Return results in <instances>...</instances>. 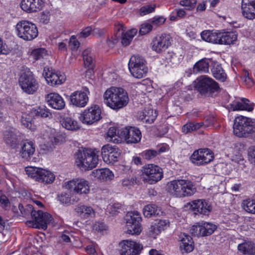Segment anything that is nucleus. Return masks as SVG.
Wrapping results in <instances>:
<instances>
[{"mask_svg":"<svg viewBox=\"0 0 255 255\" xmlns=\"http://www.w3.org/2000/svg\"><path fill=\"white\" fill-rule=\"evenodd\" d=\"M105 103L111 109L118 110L127 105L129 98L127 92L123 88L112 87L104 93Z\"/></svg>","mask_w":255,"mask_h":255,"instance_id":"f257e3e1","label":"nucleus"},{"mask_svg":"<svg viewBox=\"0 0 255 255\" xmlns=\"http://www.w3.org/2000/svg\"><path fill=\"white\" fill-rule=\"evenodd\" d=\"M19 209L23 216L26 217L31 215L33 221V228L46 230L47 224L52 220L50 214L47 213H43L41 210L35 211L33 210V207L31 205H27L25 208L21 204L19 205Z\"/></svg>","mask_w":255,"mask_h":255,"instance_id":"f03ea898","label":"nucleus"},{"mask_svg":"<svg viewBox=\"0 0 255 255\" xmlns=\"http://www.w3.org/2000/svg\"><path fill=\"white\" fill-rule=\"evenodd\" d=\"M168 192L178 197H189L196 192L193 183L189 180H174L167 183Z\"/></svg>","mask_w":255,"mask_h":255,"instance_id":"7ed1b4c3","label":"nucleus"},{"mask_svg":"<svg viewBox=\"0 0 255 255\" xmlns=\"http://www.w3.org/2000/svg\"><path fill=\"white\" fill-rule=\"evenodd\" d=\"M99 156L92 149L79 150L76 154L75 163L81 170H89L98 164Z\"/></svg>","mask_w":255,"mask_h":255,"instance_id":"20e7f679","label":"nucleus"},{"mask_svg":"<svg viewBox=\"0 0 255 255\" xmlns=\"http://www.w3.org/2000/svg\"><path fill=\"white\" fill-rule=\"evenodd\" d=\"M255 129V123L250 118L244 116L237 117L233 126L234 133L239 137H246Z\"/></svg>","mask_w":255,"mask_h":255,"instance_id":"39448f33","label":"nucleus"},{"mask_svg":"<svg viewBox=\"0 0 255 255\" xmlns=\"http://www.w3.org/2000/svg\"><path fill=\"white\" fill-rule=\"evenodd\" d=\"M195 89L202 95L212 93L219 91L218 84L212 78L205 76H201L194 81Z\"/></svg>","mask_w":255,"mask_h":255,"instance_id":"423d86ee","label":"nucleus"},{"mask_svg":"<svg viewBox=\"0 0 255 255\" xmlns=\"http://www.w3.org/2000/svg\"><path fill=\"white\" fill-rule=\"evenodd\" d=\"M25 171L28 176L36 181L46 184L52 183L55 179L53 173L46 169L36 167H27Z\"/></svg>","mask_w":255,"mask_h":255,"instance_id":"0eeeda50","label":"nucleus"},{"mask_svg":"<svg viewBox=\"0 0 255 255\" xmlns=\"http://www.w3.org/2000/svg\"><path fill=\"white\" fill-rule=\"evenodd\" d=\"M17 35L26 40H31L38 35V30L35 25L28 21L19 22L16 26Z\"/></svg>","mask_w":255,"mask_h":255,"instance_id":"6e6552de","label":"nucleus"},{"mask_svg":"<svg viewBox=\"0 0 255 255\" xmlns=\"http://www.w3.org/2000/svg\"><path fill=\"white\" fill-rule=\"evenodd\" d=\"M128 68L131 75L138 79L145 77L148 71L145 60L139 56H133L130 58L128 62Z\"/></svg>","mask_w":255,"mask_h":255,"instance_id":"1a4fd4ad","label":"nucleus"},{"mask_svg":"<svg viewBox=\"0 0 255 255\" xmlns=\"http://www.w3.org/2000/svg\"><path fill=\"white\" fill-rule=\"evenodd\" d=\"M19 83L23 91L28 94H34L39 87L38 82L29 71L21 74L19 79Z\"/></svg>","mask_w":255,"mask_h":255,"instance_id":"9d476101","label":"nucleus"},{"mask_svg":"<svg viewBox=\"0 0 255 255\" xmlns=\"http://www.w3.org/2000/svg\"><path fill=\"white\" fill-rule=\"evenodd\" d=\"M142 172L144 179L150 184L155 183L163 177L162 168L153 164L144 166L142 169Z\"/></svg>","mask_w":255,"mask_h":255,"instance_id":"9b49d317","label":"nucleus"},{"mask_svg":"<svg viewBox=\"0 0 255 255\" xmlns=\"http://www.w3.org/2000/svg\"><path fill=\"white\" fill-rule=\"evenodd\" d=\"M141 217L137 211L127 213L126 216L127 232L131 235H138L141 232Z\"/></svg>","mask_w":255,"mask_h":255,"instance_id":"f8f14e48","label":"nucleus"},{"mask_svg":"<svg viewBox=\"0 0 255 255\" xmlns=\"http://www.w3.org/2000/svg\"><path fill=\"white\" fill-rule=\"evenodd\" d=\"M65 187L71 192L79 195H86L90 192L89 182L84 178L73 179L68 181Z\"/></svg>","mask_w":255,"mask_h":255,"instance_id":"ddd939ff","label":"nucleus"},{"mask_svg":"<svg viewBox=\"0 0 255 255\" xmlns=\"http://www.w3.org/2000/svg\"><path fill=\"white\" fill-rule=\"evenodd\" d=\"M214 158V153L208 148H201L195 150L190 159L192 163L197 165L208 164Z\"/></svg>","mask_w":255,"mask_h":255,"instance_id":"4468645a","label":"nucleus"},{"mask_svg":"<svg viewBox=\"0 0 255 255\" xmlns=\"http://www.w3.org/2000/svg\"><path fill=\"white\" fill-rule=\"evenodd\" d=\"M118 136L128 143H136L140 141L141 133L137 128L127 127L118 131Z\"/></svg>","mask_w":255,"mask_h":255,"instance_id":"2eb2a0df","label":"nucleus"},{"mask_svg":"<svg viewBox=\"0 0 255 255\" xmlns=\"http://www.w3.org/2000/svg\"><path fill=\"white\" fill-rule=\"evenodd\" d=\"M101 111L97 105H94L84 110L80 114L79 119L84 124L92 125L101 119Z\"/></svg>","mask_w":255,"mask_h":255,"instance_id":"dca6fc26","label":"nucleus"},{"mask_svg":"<svg viewBox=\"0 0 255 255\" xmlns=\"http://www.w3.org/2000/svg\"><path fill=\"white\" fill-rule=\"evenodd\" d=\"M121 255H138L142 247L138 243L128 240H124L120 244Z\"/></svg>","mask_w":255,"mask_h":255,"instance_id":"f3484780","label":"nucleus"},{"mask_svg":"<svg viewBox=\"0 0 255 255\" xmlns=\"http://www.w3.org/2000/svg\"><path fill=\"white\" fill-rule=\"evenodd\" d=\"M188 206L195 214L207 215L212 210V207L209 203L203 199L193 200L189 203Z\"/></svg>","mask_w":255,"mask_h":255,"instance_id":"a211bd4d","label":"nucleus"},{"mask_svg":"<svg viewBox=\"0 0 255 255\" xmlns=\"http://www.w3.org/2000/svg\"><path fill=\"white\" fill-rule=\"evenodd\" d=\"M43 75L47 83L51 86L62 84L66 80V76L64 73L55 72L52 69L50 70L48 68L44 69Z\"/></svg>","mask_w":255,"mask_h":255,"instance_id":"6ab92c4d","label":"nucleus"},{"mask_svg":"<svg viewBox=\"0 0 255 255\" xmlns=\"http://www.w3.org/2000/svg\"><path fill=\"white\" fill-rule=\"evenodd\" d=\"M170 36L167 34L156 36L151 43L152 50L157 53L164 51L170 45Z\"/></svg>","mask_w":255,"mask_h":255,"instance_id":"aec40b11","label":"nucleus"},{"mask_svg":"<svg viewBox=\"0 0 255 255\" xmlns=\"http://www.w3.org/2000/svg\"><path fill=\"white\" fill-rule=\"evenodd\" d=\"M45 0H21V9L28 13L37 12L42 9L44 5Z\"/></svg>","mask_w":255,"mask_h":255,"instance_id":"412c9836","label":"nucleus"},{"mask_svg":"<svg viewBox=\"0 0 255 255\" xmlns=\"http://www.w3.org/2000/svg\"><path fill=\"white\" fill-rule=\"evenodd\" d=\"M70 100L71 104L73 106L83 108L87 105L89 97L87 93L82 91H77L71 94Z\"/></svg>","mask_w":255,"mask_h":255,"instance_id":"4be33fe9","label":"nucleus"},{"mask_svg":"<svg viewBox=\"0 0 255 255\" xmlns=\"http://www.w3.org/2000/svg\"><path fill=\"white\" fill-rule=\"evenodd\" d=\"M46 99L48 104L53 109L61 110L65 107V102L58 94L50 93L46 96Z\"/></svg>","mask_w":255,"mask_h":255,"instance_id":"5701e85b","label":"nucleus"},{"mask_svg":"<svg viewBox=\"0 0 255 255\" xmlns=\"http://www.w3.org/2000/svg\"><path fill=\"white\" fill-rule=\"evenodd\" d=\"M35 151V146L33 142L28 141L23 143L19 153L22 158L30 160Z\"/></svg>","mask_w":255,"mask_h":255,"instance_id":"b1692460","label":"nucleus"},{"mask_svg":"<svg viewBox=\"0 0 255 255\" xmlns=\"http://www.w3.org/2000/svg\"><path fill=\"white\" fill-rule=\"evenodd\" d=\"M92 176L99 180L107 181L111 180L114 177V174L108 168H101L94 170L92 172Z\"/></svg>","mask_w":255,"mask_h":255,"instance_id":"393cba45","label":"nucleus"},{"mask_svg":"<svg viewBox=\"0 0 255 255\" xmlns=\"http://www.w3.org/2000/svg\"><path fill=\"white\" fill-rule=\"evenodd\" d=\"M242 9L243 16H255V0H242Z\"/></svg>","mask_w":255,"mask_h":255,"instance_id":"a878e982","label":"nucleus"},{"mask_svg":"<svg viewBox=\"0 0 255 255\" xmlns=\"http://www.w3.org/2000/svg\"><path fill=\"white\" fill-rule=\"evenodd\" d=\"M60 123L64 128L72 131L77 130L81 127L77 121L69 117L61 118Z\"/></svg>","mask_w":255,"mask_h":255,"instance_id":"bb28decb","label":"nucleus"},{"mask_svg":"<svg viewBox=\"0 0 255 255\" xmlns=\"http://www.w3.org/2000/svg\"><path fill=\"white\" fill-rule=\"evenodd\" d=\"M254 104L250 103V101L246 98H242L240 102H238L232 105L233 111L246 110L249 112L252 111L254 109Z\"/></svg>","mask_w":255,"mask_h":255,"instance_id":"cd10ccee","label":"nucleus"},{"mask_svg":"<svg viewBox=\"0 0 255 255\" xmlns=\"http://www.w3.org/2000/svg\"><path fill=\"white\" fill-rule=\"evenodd\" d=\"M3 138L5 142L11 146H14L18 141L17 135L15 130H5L3 132Z\"/></svg>","mask_w":255,"mask_h":255,"instance_id":"c85d7f7f","label":"nucleus"},{"mask_svg":"<svg viewBox=\"0 0 255 255\" xmlns=\"http://www.w3.org/2000/svg\"><path fill=\"white\" fill-rule=\"evenodd\" d=\"M162 212L160 208L155 204L146 205L143 209V214L146 218H151L159 215Z\"/></svg>","mask_w":255,"mask_h":255,"instance_id":"c756f323","label":"nucleus"},{"mask_svg":"<svg viewBox=\"0 0 255 255\" xmlns=\"http://www.w3.org/2000/svg\"><path fill=\"white\" fill-rule=\"evenodd\" d=\"M76 212L85 218L94 217L95 211L90 206L79 205L75 208Z\"/></svg>","mask_w":255,"mask_h":255,"instance_id":"7c9ffc66","label":"nucleus"},{"mask_svg":"<svg viewBox=\"0 0 255 255\" xmlns=\"http://www.w3.org/2000/svg\"><path fill=\"white\" fill-rule=\"evenodd\" d=\"M184 236L181 240L180 249L181 251L184 250L186 253L191 252L194 249L192 239L187 235L184 234Z\"/></svg>","mask_w":255,"mask_h":255,"instance_id":"2f4dec72","label":"nucleus"},{"mask_svg":"<svg viewBox=\"0 0 255 255\" xmlns=\"http://www.w3.org/2000/svg\"><path fill=\"white\" fill-rule=\"evenodd\" d=\"M237 39V34L234 32H221V44H233Z\"/></svg>","mask_w":255,"mask_h":255,"instance_id":"473e14b6","label":"nucleus"},{"mask_svg":"<svg viewBox=\"0 0 255 255\" xmlns=\"http://www.w3.org/2000/svg\"><path fill=\"white\" fill-rule=\"evenodd\" d=\"M137 33V29L135 28L131 29L126 32H123V34L121 35L122 44L125 46L128 45L130 43L133 37Z\"/></svg>","mask_w":255,"mask_h":255,"instance_id":"72a5a7b5","label":"nucleus"},{"mask_svg":"<svg viewBox=\"0 0 255 255\" xmlns=\"http://www.w3.org/2000/svg\"><path fill=\"white\" fill-rule=\"evenodd\" d=\"M83 58L84 63L85 66L89 68L90 69L93 68L95 65L94 55L92 51L87 49L83 52Z\"/></svg>","mask_w":255,"mask_h":255,"instance_id":"f704fd0d","label":"nucleus"},{"mask_svg":"<svg viewBox=\"0 0 255 255\" xmlns=\"http://www.w3.org/2000/svg\"><path fill=\"white\" fill-rule=\"evenodd\" d=\"M212 71L214 77L217 80L224 81L226 75L220 65L215 63L213 66Z\"/></svg>","mask_w":255,"mask_h":255,"instance_id":"c9c22d12","label":"nucleus"},{"mask_svg":"<svg viewBox=\"0 0 255 255\" xmlns=\"http://www.w3.org/2000/svg\"><path fill=\"white\" fill-rule=\"evenodd\" d=\"M200 230H201V236H207L212 234L216 229V226L210 223H202Z\"/></svg>","mask_w":255,"mask_h":255,"instance_id":"e433bc0d","label":"nucleus"},{"mask_svg":"<svg viewBox=\"0 0 255 255\" xmlns=\"http://www.w3.org/2000/svg\"><path fill=\"white\" fill-rule=\"evenodd\" d=\"M238 250L243 254L253 255L255 253V247L252 242H245L239 244Z\"/></svg>","mask_w":255,"mask_h":255,"instance_id":"4c0bfd02","label":"nucleus"},{"mask_svg":"<svg viewBox=\"0 0 255 255\" xmlns=\"http://www.w3.org/2000/svg\"><path fill=\"white\" fill-rule=\"evenodd\" d=\"M157 117V114L155 111L152 109L145 110L143 112L141 120L146 123L151 124L153 123Z\"/></svg>","mask_w":255,"mask_h":255,"instance_id":"58836bf2","label":"nucleus"},{"mask_svg":"<svg viewBox=\"0 0 255 255\" xmlns=\"http://www.w3.org/2000/svg\"><path fill=\"white\" fill-rule=\"evenodd\" d=\"M244 209L248 213L255 214V200L248 199L242 203Z\"/></svg>","mask_w":255,"mask_h":255,"instance_id":"ea45409f","label":"nucleus"},{"mask_svg":"<svg viewBox=\"0 0 255 255\" xmlns=\"http://www.w3.org/2000/svg\"><path fill=\"white\" fill-rule=\"evenodd\" d=\"M33 118L32 116L30 114L24 113L22 114L21 119V122L22 124L30 129H33V124L32 123Z\"/></svg>","mask_w":255,"mask_h":255,"instance_id":"a19ab883","label":"nucleus"},{"mask_svg":"<svg viewBox=\"0 0 255 255\" xmlns=\"http://www.w3.org/2000/svg\"><path fill=\"white\" fill-rule=\"evenodd\" d=\"M209 68V64L208 62L203 60H200L197 62L194 66L193 72L197 73L200 72L208 71Z\"/></svg>","mask_w":255,"mask_h":255,"instance_id":"79ce46f5","label":"nucleus"},{"mask_svg":"<svg viewBox=\"0 0 255 255\" xmlns=\"http://www.w3.org/2000/svg\"><path fill=\"white\" fill-rule=\"evenodd\" d=\"M121 155V152L118 151V149H116V151H113L110 154L108 155L104 161L108 164L113 163L116 161H117L118 158Z\"/></svg>","mask_w":255,"mask_h":255,"instance_id":"37998d69","label":"nucleus"},{"mask_svg":"<svg viewBox=\"0 0 255 255\" xmlns=\"http://www.w3.org/2000/svg\"><path fill=\"white\" fill-rule=\"evenodd\" d=\"M120 129L117 128L115 127H111L109 128L108 132L107 135L109 137H111L110 140H112L114 141V142L116 143L121 142V139H119L116 137L118 136V131Z\"/></svg>","mask_w":255,"mask_h":255,"instance_id":"c03bdc74","label":"nucleus"},{"mask_svg":"<svg viewBox=\"0 0 255 255\" xmlns=\"http://www.w3.org/2000/svg\"><path fill=\"white\" fill-rule=\"evenodd\" d=\"M118 149L115 146H112L111 145L108 144L104 145L101 149V154L103 159L108 156V155L110 154L113 151H115Z\"/></svg>","mask_w":255,"mask_h":255,"instance_id":"a18cd8bd","label":"nucleus"},{"mask_svg":"<svg viewBox=\"0 0 255 255\" xmlns=\"http://www.w3.org/2000/svg\"><path fill=\"white\" fill-rule=\"evenodd\" d=\"M156 5L155 4H147L142 6L140 8L141 15H146L154 11Z\"/></svg>","mask_w":255,"mask_h":255,"instance_id":"49530a36","label":"nucleus"},{"mask_svg":"<svg viewBox=\"0 0 255 255\" xmlns=\"http://www.w3.org/2000/svg\"><path fill=\"white\" fill-rule=\"evenodd\" d=\"M161 232V231L158 228L156 224L154 222V223H152L149 229L148 234L150 237L155 238V236L159 234Z\"/></svg>","mask_w":255,"mask_h":255,"instance_id":"de8ad7c7","label":"nucleus"},{"mask_svg":"<svg viewBox=\"0 0 255 255\" xmlns=\"http://www.w3.org/2000/svg\"><path fill=\"white\" fill-rule=\"evenodd\" d=\"M45 55H46V50L44 48L34 49L31 53V56L36 60L43 57Z\"/></svg>","mask_w":255,"mask_h":255,"instance_id":"09e8293b","label":"nucleus"},{"mask_svg":"<svg viewBox=\"0 0 255 255\" xmlns=\"http://www.w3.org/2000/svg\"><path fill=\"white\" fill-rule=\"evenodd\" d=\"M136 179L134 177H128L122 180V185L124 187L130 188L133 186L135 183Z\"/></svg>","mask_w":255,"mask_h":255,"instance_id":"8fccbe9b","label":"nucleus"},{"mask_svg":"<svg viewBox=\"0 0 255 255\" xmlns=\"http://www.w3.org/2000/svg\"><path fill=\"white\" fill-rule=\"evenodd\" d=\"M37 116L42 118H47L51 116V113L45 107H39L36 113H34Z\"/></svg>","mask_w":255,"mask_h":255,"instance_id":"3c124183","label":"nucleus"},{"mask_svg":"<svg viewBox=\"0 0 255 255\" xmlns=\"http://www.w3.org/2000/svg\"><path fill=\"white\" fill-rule=\"evenodd\" d=\"M221 32H211L210 42L221 44Z\"/></svg>","mask_w":255,"mask_h":255,"instance_id":"603ef678","label":"nucleus"},{"mask_svg":"<svg viewBox=\"0 0 255 255\" xmlns=\"http://www.w3.org/2000/svg\"><path fill=\"white\" fill-rule=\"evenodd\" d=\"M143 154L145 159L150 160L157 156L158 152L156 150L149 149L144 151Z\"/></svg>","mask_w":255,"mask_h":255,"instance_id":"864d4df0","label":"nucleus"},{"mask_svg":"<svg viewBox=\"0 0 255 255\" xmlns=\"http://www.w3.org/2000/svg\"><path fill=\"white\" fill-rule=\"evenodd\" d=\"M155 222L161 231L164 230L169 226V222L168 220H156Z\"/></svg>","mask_w":255,"mask_h":255,"instance_id":"5fc2aeb1","label":"nucleus"},{"mask_svg":"<svg viewBox=\"0 0 255 255\" xmlns=\"http://www.w3.org/2000/svg\"><path fill=\"white\" fill-rule=\"evenodd\" d=\"M152 28V26L149 23H144L141 25L139 33L141 35H145L149 33Z\"/></svg>","mask_w":255,"mask_h":255,"instance_id":"6e6d98bb","label":"nucleus"},{"mask_svg":"<svg viewBox=\"0 0 255 255\" xmlns=\"http://www.w3.org/2000/svg\"><path fill=\"white\" fill-rule=\"evenodd\" d=\"M122 208L121 204L119 203H115L112 205H110L108 210L110 214L115 215L117 213L120 212V210Z\"/></svg>","mask_w":255,"mask_h":255,"instance_id":"4d7b16f0","label":"nucleus"},{"mask_svg":"<svg viewBox=\"0 0 255 255\" xmlns=\"http://www.w3.org/2000/svg\"><path fill=\"white\" fill-rule=\"evenodd\" d=\"M194 130H196V128H194V124L193 123H187L184 125L182 128V131L185 134L191 132Z\"/></svg>","mask_w":255,"mask_h":255,"instance_id":"13d9d810","label":"nucleus"},{"mask_svg":"<svg viewBox=\"0 0 255 255\" xmlns=\"http://www.w3.org/2000/svg\"><path fill=\"white\" fill-rule=\"evenodd\" d=\"M180 3L181 5L185 6L188 9H191L194 8L196 3V0H183L181 1Z\"/></svg>","mask_w":255,"mask_h":255,"instance_id":"bf43d9fd","label":"nucleus"},{"mask_svg":"<svg viewBox=\"0 0 255 255\" xmlns=\"http://www.w3.org/2000/svg\"><path fill=\"white\" fill-rule=\"evenodd\" d=\"M201 224H198L197 225L193 226L190 229V232L192 235L194 236H201V230H200Z\"/></svg>","mask_w":255,"mask_h":255,"instance_id":"052dcab7","label":"nucleus"},{"mask_svg":"<svg viewBox=\"0 0 255 255\" xmlns=\"http://www.w3.org/2000/svg\"><path fill=\"white\" fill-rule=\"evenodd\" d=\"M115 31L116 32V35L115 36H120L122 34H123V32H125L126 30L125 27L123 23H118L115 25Z\"/></svg>","mask_w":255,"mask_h":255,"instance_id":"680f3d73","label":"nucleus"},{"mask_svg":"<svg viewBox=\"0 0 255 255\" xmlns=\"http://www.w3.org/2000/svg\"><path fill=\"white\" fill-rule=\"evenodd\" d=\"M91 31L92 28L91 27H87L83 29L82 32L79 33L78 34V36L79 38H85L90 35Z\"/></svg>","mask_w":255,"mask_h":255,"instance_id":"e2e57ef3","label":"nucleus"},{"mask_svg":"<svg viewBox=\"0 0 255 255\" xmlns=\"http://www.w3.org/2000/svg\"><path fill=\"white\" fill-rule=\"evenodd\" d=\"M69 44L72 46L71 49L72 50H76L80 45V42L76 39V36L72 35L69 41Z\"/></svg>","mask_w":255,"mask_h":255,"instance_id":"0e129e2a","label":"nucleus"},{"mask_svg":"<svg viewBox=\"0 0 255 255\" xmlns=\"http://www.w3.org/2000/svg\"><path fill=\"white\" fill-rule=\"evenodd\" d=\"M248 156L249 159L251 162L255 165V146H253L250 148Z\"/></svg>","mask_w":255,"mask_h":255,"instance_id":"69168bd1","label":"nucleus"},{"mask_svg":"<svg viewBox=\"0 0 255 255\" xmlns=\"http://www.w3.org/2000/svg\"><path fill=\"white\" fill-rule=\"evenodd\" d=\"M0 204L3 208H6L9 205V202L7 197L4 195L0 196Z\"/></svg>","mask_w":255,"mask_h":255,"instance_id":"338daca9","label":"nucleus"},{"mask_svg":"<svg viewBox=\"0 0 255 255\" xmlns=\"http://www.w3.org/2000/svg\"><path fill=\"white\" fill-rule=\"evenodd\" d=\"M58 200L62 203H67L70 202L69 195L66 193H62L58 196Z\"/></svg>","mask_w":255,"mask_h":255,"instance_id":"774afa93","label":"nucleus"}]
</instances>
